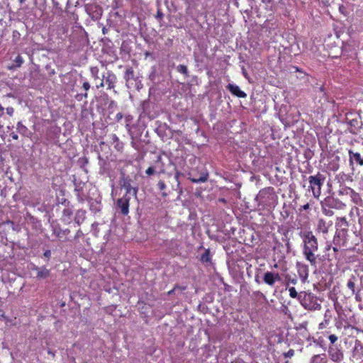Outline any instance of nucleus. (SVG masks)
<instances>
[{
  "mask_svg": "<svg viewBox=\"0 0 363 363\" xmlns=\"http://www.w3.org/2000/svg\"><path fill=\"white\" fill-rule=\"evenodd\" d=\"M300 236L303 241L302 253L304 258L312 267L316 268L318 264L316 252L318 251V239L311 230L301 231Z\"/></svg>",
  "mask_w": 363,
  "mask_h": 363,
  "instance_id": "obj_1",
  "label": "nucleus"
},
{
  "mask_svg": "<svg viewBox=\"0 0 363 363\" xmlns=\"http://www.w3.org/2000/svg\"><path fill=\"white\" fill-rule=\"evenodd\" d=\"M255 201L262 209H269L275 207L278 202V196L274 188L267 186L260 189L256 196Z\"/></svg>",
  "mask_w": 363,
  "mask_h": 363,
  "instance_id": "obj_2",
  "label": "nucleus"
},
{
  "mask_svg": "<svg viewBox=\"0 0 363 363\" xmlns=\"http://www.w3.org/2000/svg\"><path fill=\"white\" fill-rule=\"evenodd\" d=\"M323 213L326 216H333L334 215L333 209L344 210L346 208V204L333 196H327L320 202Z\"/></svg>",
  "mask_w": 363,
  "mask_h": 363,
  "instance_id": "obj_3",
  "label": "nucleus"
},
{
  "mask_svg": "<svg viewBox=\"0 0 363 363\" xmlns=\"http://www.w3.org/2000/svg\"><path fill=\"white\" fill-rule=\"evenodd\" d=\"M298 301L301 305L308 311H319L321 305L318 302V298L312 293L301 291L299 293Z\"/></svg>",
  "mask_w": 363,
  "mask_h": 363,
  "instance_id": "obj_4",
  "label": "nucleus"
},
{
  "mask_svg": "<svg viewBox=\"0 0 363 363\" xmlns=\"http://www.w3.org/2000/svg\"><path fill=\"white\" fill-rule=\"evenodd\" d=\"M309 186L308 190L311 191L313 196L315 199H318L321 194V189L325 181V176L318 172L315 175L309 176L308 178Z\"/></svg>",
  "mask_w": 363,
  "mask_h": 363,
  "instance_id": "obj_5",
  "label": "nucleus"
},
{
  "mask_svg": "<svg viewBox=\"0 0 363 363\" xmlns=\"http://www.w3.org/2000/svg\"><path fill=\"white\" fill-rule=\"evenodd\" d=\"M337 193L340 196L350 197L355 205L363 206V201L360 195L352 189L346 186H340Z\"/></svg>",
  "mask_w": 363,
  "mask_h": 363,
  "instance_id": "obj_6",
  "label": "nucleus"
},
{
  "mask_svg": "<svg viewBox=\"0 0 363 363\" xmlns=\"http://www.w3.org/2000/svg\"><path fill=\"white\" fill-rule=\"evenodd\" d=\"M333 227V220L320 218L317 220L315 230L318 233L322 234L325 237V235L332 230Z\"/></svg>",
  "mask_w": 363,
  "mask_h": 363,
  "instance_id": "obj_7",
  "label": "nucleus"
},
{
  "mask_svg": "<svg viewBox=\"0 0 363 363\" xmlns=\"http://www.w3.org/2000/svg\"><path fill=\"white\" fill-rule=\"evenodd\" d=\"M131 182L132 180L129 177H123L121 180V186L122 189H125V194H128V196H133L135 198H137L138 188L137 186H132Z\"/></svg>",
  "mask_w": 363,
  "mask_h": 363,
  "instance_id": "obj_8",
  "label": "nucleus"
},
{
  "mask_svg": "<svg viewBox=\"0 0 363 363\" xmlns=\"http://www.w3.org/2000/svg\"><path fill=\"white\" fill-rule=\"evenodd\" d=\"M85 10L92 21H98L102 15V9L96 4H86Z\"/></svg>",
  "mask_w": 363,
  "mask_h": 363,
  "instance_id": "obj_9",
  "label": "nucleus"
},
{
  "mask_svg": "<svg viewBox=\"0 0 363 363\" xmlns=\"http://www.w3.org/2000/svg\"><path fill=\"white\" fill-rule=\"evenodd\" d=\"M131 196L124 194L121 198L116 201V206L120 209L121 213L123 216H127L129 213V206Z\"/></svg>",
  "mask_w": 363,
  "mask_h": 363,
  "instance_id": "obj_10",
  "label": "nucleus"
},
{
  "mask_svg": "<svg viewBox=\"0 0 363 363\" xmlns=\"http://www.w3.org/2000/svg\"><path fill=\"white\" fill-rule=\"evenodd\" d=\"M328 354L331 360L340 362L343 359V353L336 345H331L328 348Z\"/></svg>",
  "mask_w": 363,
  "mask_h": 363,
  "instance_id": "obj_11",
  "label": "nucleus"
},
{
  "mask_svg": "<svg viewBox=\"0 0 363 363\" xmlns=\"http://www.w3.org/2000/svg\"><path fill=\"white\" fill-rule=\"evenodd\" d=\"M31 269L36 272L35 278L37 279L40 280L47 279L50 276V270L47 269L45 267H38L33 265Z\"/></svg>",
  "mask_w": 363,
  "mask_h": 363,
  "instance_id": "obj_12",
  "label": "nucleus"
},
{
  "mask_svg": "<svg viewBox=\"0 0 363 363\" xmlns=\"http://www.w3.org/2000/svg\"><path fill=\"white\" fill-rule=\"evenodd\" d=\"M296 267L301 279L303 281H305L308 279L309 274L308 266L301 262H297Z\"/></svg>",
  "mask_w": 363,
  "mask_h": 363,
  "instance_id": "obj_13",
  "label": "nucleus"
},
{
  "mask_svg": "<svg viewBox=\"0 0 363 363\" xmlns=\"http://www.w3.org/2000/svg\"><path fill=\"white\" fill-rule=\"evenodd\" d=\"M53 233L60 241L65 242L68 240V235L70 233V230L69 229L62 230L60 228H55Z\"/></svg>",
  "mask_w": 363,
  "mask_h": 363,
  "instance_id": "obj_14",
  "label": "nucleus"
},
{
  "mask_svg": "<svg viewBox=\"0 0 363 363\" xmlns=\"http://www.w3.org/2000/svg\"><path fill=\"white\" fill-rule=\"evenodd\" d=\"M226 88L233 95L237 97L245 98L247 96L246 93L242 91L236 84H228Z\"/></svg>",
  "mask_w": 363,
  "mask_h": 363,
  "instance_id": "obj_15",
  "label": "nucleus"
},
{
  "mask_svg": "<svg viewBox=\"0 0 363 363\" xmlns=\"http://www.w3.org/2000/svg\"><path fill=\"white\" fill-rule=\"evenodd\" d=\"M350 163L352 164L353 162H355L359 165H363V155L362 156L359 152H354V151L349 150Z\"/></svg>",
  "mask_w": 363,
  "mask_h": 363,
  "instance_id": "obj_16",
  "label": "nucleus"
},
{
  "mask_svg": "<svg viewBox=\"0 0 363 363\" xmlns=\"http://www.w3.org/2000/svg\"><path fill=\"white\" fill-rule=\"evenodd\" d=\"M116 80V75L111 72H108L107 76L106 77V79H105V82H106V84H107L108 89H111L115 87Z\"/></svg>",
  "mask_w": 363,
  "mask_h": 363,
  "instance_id": "obj_17",
  "label": "nucleus"
},
{
  "mask_svg": "<svg viewBox=\"0 0 363 363\" xmlns=\"http://www.w3.org/2000/svg\"><path fill=\"white\" fill-rule=\"evenodd\" d=\"M111 139L114 145V148L118 152H122L124 147V145L121 141H120L118 137L116 134H113L111 135Z\"/></svg>",
  "mask_w": 363,
  "mask_h": 363,
  "instance_id": "obj_18",
  "label": "nucleus"
},
{
  "mask_svg": "<svg viewBox=\"0 0 363 363\" xmlns=\"http://www.w3.org/2000/svg\"><path fill=\"white\" fill-rule=\"evenodd\" d=\"M263 281L264 282L270 286H272L274 285V272H267L264 273L263 277Z\"/></svg>",
  "mask_w": 363,
  "mask_h": 363,
  "instance_id": "obj_19",
  "label": "nucleus"
},
{
  "mask_svg": "<svg viewBox=\"0 0 363 363\" xmlns=\"http://www.w3.org/2000/svg\"><path fill=\"white\" fill-rule=\"evenodd\" d=\"M86 218V211L84 210H78L76 212L75 217H74V221L78 225H80L82 223Z\"/></svg>",
  "mask_w": 363,
  "mask_h": 363,
  "instance_id": "obj_20",
  "label": "nucleus"
},
{
  "mask_svg": "<svg viewBox=\"0 0 363 363\" xmlns=\"http://www.w3.org/2000/svg\"><path fill=\"white\" fill-rule=\"evenodd\" d=\"M336 226L342 230H347L349 226L345 217H338L336 220Z\"/></svg>",
  "mask_w": 363,
  "mask_h": 363,
  "instance_id": "obj_21",
  "label": "nucleus"
},
{
  "mask_svg": "<svg viewBox=\"0 0 363 363\" xmlns=\"http://www.w3.org/2000/svg\"><path fill=\"white\" fill-rule=\"evenodd\" d=\"M208 172H203L200 177L199 178H191L189 177V180L192 182V183H203V182H206L208 179Z\"/></svg>",
  "mask_w": 363,
  "mask_h": 363,
  "instance_id": "obj_22",
  "label": "nucleus"
},
{
  "mask_svg": "<svg viewBox=\"0 0 363 363\" xmlns=\"http://www.w3.org/2000/svg\"><path fill=\"white\" fill-rule=\"evenodd\" d=\"M157 189L161 191V196L163 198H166L169 195V192L167 191V185L163 180H160L157 184Z\"/></svg>",
  "mask_w": 363,
  "mask_h": 363,
  "instance_id": "obj_23",
  "label": "nucleus"
},
{
  "mask_svg": "<svg viewBox=\"0 0 363 363\" xmlns=\"http://www.w3.org/2000/svg\"><path fill=\"white\" fill-rule=\"evenodd\" d=\"M23 63V59L21 55H18L14 60L13 64L11 65L8 66L9 69H14L20 67Z\"/></svg>",
  "mask_w": 363,
  "mask_h": 363,
  "instance_id": "obj_24",
  "label": "nucleus"
},
{
  "mask_svg": "<svg viewBox=\"0 0 363 363\" xmlns=\"http://www.w3.org/2000/svg\"><path fill=\"white\" fill-rule=\"evenodd\" d=\"M124 79L126 82H130L131 79H134V70L132 67H128L124 74Z\"/></svg>",
  "mask_w": 363,
  "mask_h": 363,
  "instance_id": "obj_25",
  "label": "nucleus"
},
{
  "mask_svg": "<svg viewBox=\"0 0 363 363\" xmlns=\"http://www.w3.org/2000/svg\"><path fill=\"white\" fill-rule=\"evenodd\" d=\"M357 279L354 276H352L347 281V286L352 291V294L355 293V282Z\"/></svg>",
  "mask_w": 363,
  "mask_h": 363,
  "instance_id": "obj_26",
  "label": "nucleus"
},
{
  "mask_svg": "<svg viewBox=\"0 0 363 363\" xmlns=\"http://www.w3.org/2000/svg\"><path fill=\"white\" fill-rule=\"evenodd\" d=\"M200 260L203 263H208L211 262V256L209 249H206L205 252L201 255Z\"/></svg>",
  "mask_w": 363,
  "mask_h": 363,
  "instance_id": "obj_27",
  "label": "nucleus"
},
{
  "mask_svg": "<svg viewBox=\"0 0 363 363\" xmlns=\"http://www.w3.org/2000/svg\"><path fill=\"white\" fill-rule=\"evenodd\" d=\"M311 363H327V361L321 355L315 354L312 357Z\"/></svg>",
  "mask_w": 363,
  "mask_h": 363,
  "instance_id": "obj_28",
  "label": "nucleus"
},
{
  "mask_svg": "<svg viewBox=\"0 0 363 363\" xmlns=\"http://www.w3.org/2000/svg\"><path fill=\"white\" fill-rule=\"evenodd\" d=\"M177 71L183 74L186 77H189L188 69H187V67L186 65H179L177 67Z\"/></svg>",
  "mask_w": 363,
  "mask_h": 363,
  "instance_id": "obj_29",
  "label": "nucleus"
},
{
  "mask_svg": "<svg viewBox=\"0 0 363 363\" xmlns=\"http://www.w3.org/2000/svg\"><path fill=\"white\" fill-rule=\"evenodd\" d=\"M289 296L292 298H297L298 300L299 294L296 291L294 287L289 288Z\"/></svg>",
  "mask_w": 363,
  "mask_h": 363,
  "instance_id": "obj_30",
  "label": "nucleus"
},
{
  "mask_svg": "<svg viewBox=\"0 0 363 363\" xmlns=\"http://www.w3.org/2000/svg\"><path fill=\"white\" fill-rule=\"evenodd\" d=\"M294 354H295L294 350L290 349L288 352H284L283 354V355L285 358H291L294 355Z\"/></svg>",
  "mask_w": 363,
  "mask_h": 363,
  "instance_id": "obj_31",
  "label": "nucleus"
},
{
  "mask_svg": "<svg viewBox=\"0 0 363 363\" xmlns=\"http://www.w3.org/2000/svg\"><path fill=\"white\" fill-rule=\"evenodd\" d=\"M339 11L341 13H342L344 16H347L348 14L347 9L344 5H340L339 6Z\"/></svg>",
  "mask_w": 363,
  "mask_h": 363,
  "instance_id": "obj_32",
  "label": "nucleus"
},
{
  "mask_svg": "<svg viewBox=\"0 0 363 363\" xmlns=\"http://www.w3.org/2000/svg\"><path fill=\"white\" fill-rule=\"evenodd\" d=\"M286 280L288 281L289 283H291L293 284H296L297 279L296 277H291L289 275L286 276Z\"/></svg>",
  "mask_w": 363,
  "mask_h": 363,
  "instance_id": "obj_33",
  "label": "nucleus"
},
{
  "mask_svg": "<svg viewBox=\"0 0 363 363\" xmlns=\"http://www.w3.org/2000/svg\"><path fill=\"white\" fill-rule=\"evenodd\" d=\"M328 339L330 341L331 344L334 345V343L337 340L338 337L337 335L333 334L329 335Z\"/></svg>",
  "mask_w": 363,
  "mask_h": 363,
  "instance_id": "obj_34",
  "label": "nucleus"
},
{
  "mask_svg": "<svg viewBox=\"0 0 363 363\" xmlns=\"http://www.w3.org/2000/svg\"><path fill=\"white\" fill-rule=\"evenodd\" d=\"M91 74H92V75H93V77L94 78H98L99 77H98L99 69L96 67H91Z\"/></svg>",
  "mask_w": 363,
  "mask_h": 363,
  "instance_id": "obj_35",
  "label": "nucleus"
},
{
  "mask_svg": "<svg viewBox=\"0 0 363 363\" xmlns=\"http://www.w3.org/2000/svg\"><path fill=\"white\" fill-rule=\"evenodd\" d=\"M348 123L350 124V125L351 127H354L356 128L357 126L358 125L359 121L357 119H352V120H350Z\"/></svg>",
  "mask_w": 363,
  "mask_h": 363,
  "instance_id": "obj_36",
  "label": "nucleus"
},
{
  "mask_svg": "<svg viewBox=\"0 0 363 363\" xmlns=\"http://www.w3.org/2000/svg\"><path fill=\"white\" fill-rule=\"evenodd\" d=\"M72 215V212L69 208H65L63 211V216H67L68 218H70V216Z\"/></svg>",
  "mask_w": 363,
  "mask_h": 363,
  "instance_id": "obj_37",
  "label": "nucleus"
},
{
  "mask_svg": "<svg viewBox=\"0 0 363 363\" xmlns=\"http://www.w3.org/2000/svg\"><path fill=\"white\" fill-rule=\"evenodd\" d=\"M145 173L148 176L152 175L155 173V169L152 167H150L146 169Z\"/></svg>",
  "mask_w": 363,
  "mask_h": 363,
  "instance_id": "obj_38",
  "label": "nucleus"
},
{
  "mask_svg": "<svg viewBox=\"0 0 363 363\" xmlns=\"http://www.w3.org/2000/svg\"><path fill=\"white\" fill-rule=\"evenodd\" d=\"M181 175V173L179 172H176L175 174H174V178L177 182V186H179L180 185V182H179V177Z\"/></svg>",
  "mask_w": 363,
  "mask_h": 363,
  "instance_id": "obj_39",
  "label": "nucleus"
},
{
  "mask_svg": "<svg viewBox=\"0 0 363 363\" xmlns=\"http://www.w3.org/2000/svg\"><path fill=\"white\" fill-rule=\"evenodd\" d=\"M164 16V14L162 11L160 10L157 11L156 18L157 21H161Z\"/></svg>",
  "mask_w": 363,
  "mask_h": 363,
  "instance_id": "obj_40",
  "label": "nucleus"
},
{
  "mask_svg": "<svg viewBox=\"0 0 363 363\" xmlns=\"http://www.w3.org/2000/svg\"><path fill=\"white\" fill-rule=\"evenodd\" d=\"M18 128L20 132L26 130V127L21 124L20 122L18 123Z\"/></svg>",
  "mask_w": 363,
  "mask_h": 363,
  "instance_id": "obj_41",
  "label": "nucleus"
},
{
  "mask_svg": "<svg viewBox=\"0 0 363 363\" xmlns=\"http://www.w3.org/2000/svg\"><path fill=\"white\" fill-rule=\"evenodd\" d=\"M82 87L86 91L90 89V84L88 82H84L82 84Z\"/></svg>",
  "mask_w": 363,
  "mask_h": 363,
  "instance_id": "obj_42",
  "label": "nucleus"
},
{
  "mask_svg": "<svg viewBox=\"0 0 363 363\" xmlns=\"http://www.w3.org/2000/svg\"><path fill=\"white\" fill-rule=\"evenodd\" d=\"M186 4L188 5L189 9L194 7L196 6L193 0H186Z\"/></svg>",
  "mask_w": 363,
  "mask_h": 363,
  "instance_id": "obj_43",
  "label": "nucleus"
},
{
  "mask_svg": "<svg viewBox=\"0 0 363 363\" xmlns=\"http://www.w3.org/2000/svg\"><path fill=\"white\" fill-rule=\"evenodd\" d=\"M177 287H179V285H178V284H176L172 290H170V291H169L167 292V294H168V295H172V294H173L174 293V291H175L176 290H177Z\"/></svg>",
  "mask_w": 363,
  "mask_h": 363,
  "instance_id": "obj_44",
  "label": "nucleus"
},
{
  "mask_svg": "<svg viewBox=\"0 0 363 363\" xmlns=\"http://www.w3.org/2000/svg\"><path fill=\"white\" fill-rule=\"evenodd\" d=\"M123 116L122 113H118L116 116V121H120L123 118Z\"/></svg>",
  "mask_w": 363,
  "mask_h": 363,
  "instance_id": "obj_45",
  "label": "nucleus"
},
{
  "mask_svg": "<svg viewBox=\"0 0 363 363\" xmlns=\"http://www.w3.org/2000/svg\"><path fill=\"white\" fill-rule=\"evenodd\" d=\"M274 283L276 281H280V279H281V277H280L279 273H274Z\"/></svg>",
  "mask_w": 363,
  "mask_h": 363,
  "instance_id": "obj_46",
  "label": "nucleus"
},
{
  "mask_svg": "<svg viewBox=\"0 0 363 363\" xmlns=\"http://www.w3.org/2000/svg\"><path fill=\"white\" fill-rule=\"evenodd\" d=\"M44 256H45V257H47V258H48V259H49V258L50 257V256H51V252H50V250H48L45 251V252H44Z\"/></svg>",
  "mask_w": 363,
  "mask_h": 363,
  "instance_id": "obj_47",
  "label": "nucleus"
},
{
  "mask_svg": "<svg viewBox=\"0 0 363 363\" xmlns=\"http://www.w3.org/2000/svg\"><path fill=\"white\" fill-rule=\"evenodd\" d=\"M54 6L56 9H58L59 11H62V8L60 6V4L57 1L54 2Z\"/></svg>",
  "mask_w": 363,
  "mask_h": 363,
  "instance_id": "obj_48",
  "label": "nucleus"
},
{
  "mask_svg": "<svg viewBox=\"0 0 363 363\" xmlns=\"http://www.w3.org/2000/svg\"><path fill=\"white\" fill-rule=\"evenodd\" d=\"M309 208H310V204L308 203H307L301 206V209L305 210V211L308 210Z\"/></svg>",
  "mask_w": 363,
  "mask_h": 363,
  "instance_id": "obj_49",
  "label": "nucleus"
},
{
  "mask_svg": "<svg viewBox=\"0 0 363 363\" xmlns=\"http://www.w3.org/2000/svg\"><path fill=\"white\" fill-rule=\"evenodd\" d=\"M358 210H359V209H358V207H357V206H354V207H352V209H351V211H350V215H352V214L354 213V211H355L356 212H357V211H358Z\"/></svg>",
  "mask_w": 363,
  "mask_h": 363,
  "instance_id": "obj_50",
  "label": "nucleus"
},
{
  "mask_svg": "<svg viewBox=\"0 0 363 363\" xmlns=\"http://www.w3.org/2000/svg\"><path fill=\"white\" fill-rule=\"evenodd\" d=\"M11 137L12 138V139L13 140H17L18 139V135L15 133H11Z\"/></svg>",
  "mask_w": 363,
  "mask_h": 363,
  "instance_id": "obj_51",
  "label": "nucleus"
},
{
  "mask_svg": "<svg viewBox=\"0 0 363 363\" xmlns=\"http://www.w3.org/2000/svg\"><path fill=\"white\" fill-rule=\"evenodd\" d=\"M116 106V103L114 101H111L108 105V108H112Z\"/></svg>",
  "mask_w": 363,
  "mask_h": 363,
  "instance_id": "obj_52",
  "label": "nucleus"
},
{
  "mask_svg": "<svg viewBox=\"0 0 363 363\" xmlns=\"http://www.w3.org/2000/svg\"><path fill=\"white\" fill-rule=\"evenodd\" d=\"M7 113L11 116L13 114V108H8L7 109Z\"/></svg>",
  "mask_w": 363,
  "mask_h": 363,
  "instance_id": "obj_53",
  "label": "nucleus"
},
{
  "mask_svg": "<svg viewBox=\"0 0 363 363\" xmlns=\"http://www.w3.org/2000/svg\"><path fill=\"white\" fill-rule=\"evenodd\" d=\"M186 289H187V287L186 286H179V287H177V289L181 290V291H185Z\"/></svg>",
  "mask_w": 363,
  "mask_h": 363,
  "instance_id": "obj_54",
  "label": "nucleus"
},
{
  "mask_svg": "<svg viewBox=\"0 0 363 363\" xmlns=\"http://www.w3.org/2000/svg\"><path fill=\"white\" fill-rule=\"evenodd\" d=\"M82 235V232L81 230H79L77 232V234L75 235V238H79L80 237L81 235Z\"/></svg>",
  "mask_w": 363,
  "mask_h": 363,
  "instance_id": "obj_55",
  "label": "nucleus"
},
{
  "mask_svg": "<svg viewBox=\"0 0 363 363\" xmlns=\"http://www.w3.org/2000/svg\"><path fill=\"white\" fill-rule=\"evenodd\" d=\"M262 1L265 4H269L272 2V0H262Z\"/></svg>",
  "mask_w": 363,
  "mask_h": 363,
  "instance_id": "obj_56",
  "label": "nucleus"
},
{
  "mask_svg": "<svg viewBox=\"0 0 363 363\" xmlns=\"http://www.w3.org/2000/svg\"><path fill=\"white\" fill-rule=\"evenodd\" d=\"M72 20H73V21H78V17H77V16H73V18H72Z\"/></svg>",
  "mask_w": 363,
  "mask_h": 363,
  "instance_id": "obj_57",
  "label": "nucleus"
},
{
  "mask_svg": "<svg viewBox=\"0 0 363 363\" xmlns=\"http://www.w3.org/2000/svg\"><path fill=\"white\" fill-rule=\"evenodd\" d=\"M104 86V82H101V84L98 86V87H103Z\"/></svg>",
  "mask_w": 363,
  "mask_h": 363,
  "instance_id": "obj_58",
  "label": "nucleus"
},
{
  "mask_svg": "<svg viewBox=\"0 0 363 363\" xmlns=\"http://www.w3.org/2000/svg\"><path fill=\"white\" fill-rule=\"evenodd\" d=\"M360 279H361L362 284H363V274L361 275Z\"/></svg>",
  "mask_w": 363,
  "mask_h": 363,
  "instance_id": "obj_59",
  "label": "nucleus"
},
{
  "mask_svg": "<svg viewBox=\"0 0 363 363\" xmlns=\"http://www.w3.org/2000/svg\"><path fill=\"white\" fill-rule=\"evenodd\" d=\"M255 294H261V295H262V294L260 291H256V292H255Z\"/></svg>",
  "mask_w": 363,
  "mask_h": 363,
  "instance_id": "obj_60",
  "label": "nucleus"
},
{
  "mask_svg": "<svg viewBox=\"0 0 363 363\" xmlns=\"http://www.w3.org/2000/svg\"><path fill=\"white\" fill-rule=\"evenodd\" d=\"M26 0H19L21 4H23Z\"/></svg>",
  "mask_w": 363,
  "mask_h": 363,
  "instance_id": "obj_61",
  "label": "nucleus"
},
{
  "mask_svg": "<svg viewBox=\"0 0 363 363\" xmlns=\"http://www.w3.org/2000/svg\"><path fill=\"white\" fill-rule=\"evenodd\" d=\"M356 299H357V300H359V296H358V294H356Z\"/></svg>",
  "mask_w": 363,
  "mask_h": 363,
  "instance_id": "obj_62",
  "label": "nucleus"
},
{
  "mask_svg": "<svg viewBox=\"0 0 363 363\" xmlns=\"http://www.w3.org/2000/svg\"><path fill=\"white\" fill-rule=\"evenodd\" d=\"M333 250H334L335 252H336V251H337V249L335 247H333Z\"/></svg>",
  "mask_w": 363,
  "mask_h": 363,
  "instance_id": "obj_63",
  "label": "nucleus"
},
{
  "mask_svg": "<svg viewBox=\"0 0 363 363\" xmlns=\"http://www.w3.org/2000/svg\"><path fill=\"white\" fill-rule=\"evenodd\" d=\"M84 96V97H87V94L85 93Z\"/></svg>",
  "mask_w": 363,
  "mask_h": 363,
  "instance_id": "obj_64",
  "label": "nucleus"
}]
</instances>
